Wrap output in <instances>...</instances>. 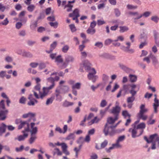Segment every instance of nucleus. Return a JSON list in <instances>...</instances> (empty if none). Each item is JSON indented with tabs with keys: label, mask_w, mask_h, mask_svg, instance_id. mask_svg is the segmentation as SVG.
<instances>
[{
	"label": "nucleus",
	"mask_w": 159,
	"mask_h": 159,
	"mask_svg": "<svg viewBox=\"0 0 159 159\" xmlns=\"http://www.w3.org/2000/svg\"><path fill=\"white\" fill-rule=\"evenodd\" d=\"M100 119L98 118L97 116L94 117V118L92 119L88 123V124L89 125H92L98 123Z\"/></svg>",
	"instance_id": "24"
},
{
	"label": "nucleus",
	"mask_w": 159,
	"mask_h": 159,
	"mask_svg": "<svg viewBox=\"0 0 159 159\" xmlns=\"http://www.w3.org/2000/svg\"><path fill=\"white\" fill-rule=\"evenodd\" d=\"M119 88V85L117 83H116L115 84L114 86L113 87V88L111 92L112 93L116 91V90L118 89Z\"/></svg>",
	"instance_id": "50"
},
{
	"label": "nucleus",
	"mask_w": 159,
	"mask_h": 159,
	"mask_svg": "<svg viewBox=\"0 0 159 159\" xmlns=\"http://www.w3.org/2000/svg\"><path fill=\"white\" fill-rule=\"evenodd\" d=\"M95 30L93 28H89L87 30V32L88 34H93L95 32Z\"/></svg>",
	"instance_id": "37"
},
{
	"label": "nucleus",
	"mask_w": 159,
	"mask_h": 159,
	"mask_svg": "<svg viewBox=\"0 0 159 159\" xmlns=\"http://www.w3.org/2000/svg\"><path fill=\"white\" fill-rule=\"evenodd\" d=\"M63 60L61 55H59L55 58V61L57 63L62 62Z\"/></svg>",
	"instance_id": "32"
},
{
	"label": "nucleus",
	"mask_w": 159,
	"mask_h": 159,
	"mask_svg": "<svg viewBox=\"0 0 159 159\" xmlns=\"http://www.w3.org/2000/svg\"><path fill=\"white\" fill-rule=\"evenodd\" d=\"M26 98L24 97H21L19 100V102L20 103L25 104L26 101Z\"/></svg>",
	"instance_id": "47"
},
{
	"label": "nucleus",
	"mask_w": 159,
	"mask_h": 159,
	"mask_svg": "<svg viewBox=\"0 0 159 159\" xmlns=\"http://www.w3.org/2000/svg\"><path fill=\"white\" fill-rule=\"evenodd\" d=\"M22 133L23 134V135H20L18 136L17 138H15V140H18L19 141H21L24 140L26 138L28 135V134L24 131H22Z\"/></svg>",
	"instance_id": "14"
},
{
	"label": "nucleus",
	"mask_w": 159,
	"mask_h": 159,
	"mask_svg": "<svg viewBox=\"0 0 159 159\" xmlns=\"http://www.w3.org/2000/svg\"><path fill=\"white\" fill-rule=\"evenodd\" d=\"M153 117V115H152V116L149 118V120L147 121V123L148 125H152L155 123V120H151L152 118Z\"/></svg>",
	"instance_id": "41"
},
{
	"label": "nucleus",
	"mask_w": 159,
	"mask_h": 159,
	"mask_svg": "<svg viewBox=\"0 0 159 159\" xmlns=\"http://www.w3.org/2000/svg\"><path fill=\"white\" fill-rule=\"evenodd\" d=\"M89 63L88 60H85L83 62L82 66L85 70L87 71L90 70L89 72H92V74H95L96 72L94 68H91L89 66Z\"/></svg>",
	"instance_id": "7"
},
{
	"label": "nucleus",
	"mask_w": 159,
	"mask_h": 159,
	"mask_svg": "<svg viewBox=\"0 0 159 159\" xmlns=\"http://www.w3.org/2000/svg\"><path fill=\"white\" fill-rule=\"evenodd\" d=\"M54 78L52 77H50L47 78L48 81L52 84V85L49 87H51L52 88H53L55 85V81Z\"/></svg>",
	"instance_id": "25"
},
{
	"label": "nucleus",
	"mask_w": 159,
	"mask_h": 159,
	"mask_svg": "<svg viewBox=\"0 0 159 159\" xmlns=\"http://www.w3.org/2000/svg\"><path fill=\"white\" fill-rule=\"evenodd\" d=\"M7 112L8 111L7 110L0 111V120H4L5 119Z\"/></svg>",
	"instance_id": "21"
},
{
	"label": "nucleus",
	"mask_w": 159,
	"mask_h": 159,
	"mask_svg": "<svg viewBox=\"0 0 159 159\" xmlns=\"http://www.w3.org/2000/svg\"><path fill=\"white\" fill-rule=\"evenodd\" d=\"M74 104L73 102H70L67 101H65L63 104V106L65 107H67L70 106H72Z\"/></svg>",
	"instance_id": "31"
},
{
	"label": "nucleus",
	"mask_w": 159,
	"mask_h": 159,
	"mask_svg": "<svg viewBox=\"0 0 159 159\" xmlns=\"http://www.w3.org/2000/svg\"><path fill=\"white\" fill-rule=\"evenodd\" d=\"M54 98V96H52L50 98L47 99L46 103V105H48L50 104H52V103Z\"/></svg>",
	"instance_id": "27"
},
{
	"label": "nucleus",
	"mask_w": 159,
	"mask_h": 159,
	"mask_svg": "<svg viewBox=\"0 0 159 159\" xmlns=\"http://www.w3.org/2000/svg\"><path fill=\"white\" fill-rule=\"evenodd\" d=\"M5 60L6 61L10 62L12 61L13 59L12 57L8 56L5 57Z\"/></svg>",
	"instance_id": "56"
},
{
	"label": "nucleus",
	"mask_w": 159,
	"mask_h": 159,
	"mask_svg": "<svg viewBox=\"0 0 159 159\" xmlns=\"http://www.w3.org/2000/svg\"><path fill=\"white\" fill-rule=\"evenodd\" d=\"M120 111V108L118 105H116V107L112 108L111 110V113L115 115V116H117L118 115Z\"/></svg>",
	"instance_id": "11"
},
{
	"label": "nucleus",
	"mask_w": 159,
	"mask_h": 159,
	"mask_svg": "<svg viewBox=\"0 0 159 159\" xmlns=\"http://www.w3.org/2000/svg\"><path fill=\"white\" fill-rule=\"evenodd\" d=\"M95 74H94L92 73V72H89L88 75V77L89 80H91L93 78H95L97 77V76L95 75Z\"/></svg>",
	"instance_id": "40"
},
{
	"label": "nucleus",
	"mask_w": 159,
	"mask_h": 159,
	"mask_svg": "<svg viewBox=\"0 0 159 159\" xmlns=\"http://www.w3.org/2000/svg\"><path fill=\"white\" fill-rule=\"evenodd\" d=\"M81 84L80 83H77L72 86V89H79L80 88Z\"/></svg>",
	"instance_id": "36"
},
{
	"label": "nucleus",
	"mask_w": 159,
	"mask_h": 159,
	"mask_svg": "<svg viewBox=\"0 0 159 159\" xmlns=\"http://www.w3.org/2000/svg\"><path fill=\"white\" fill-rule=\"evenodd\" d=\"M118 119V117L117 116H115V118H113L111 117H110L107 118V123L106 124H107V125L109 126L108 125V124H111L114 123L116 120H117Z\"/></svg>",
	"instance_id": "16"
},
{
	"label": "nucleus",
	"mask_w": 159,
	"mask_h": 159,
	"mask_svg": "<svg viewBox=\"0 0 159 159\" xmlns=\"http://www.w3.org/2000/svg\"><path fill=\"white\" fill-rule=\"evenodd\" d=\"M122 146V145L120 144V143L116 141L115 143L113 144L112 146L109 147L108 148H106V152H111V150L114 148H121Z\"/></svg>",
	"instance_id": "9"
},
{
	"label": "nucleus",
	"mask_w": 159,
	"mask_h": 159,
	"mask_svg": "<svg viewBox=\"0 0 159 159\" xmlns=\"http://www.w3.org/2000/svg\"><path fill=\"white\" fill-rule=\"evenodd\" d=\"M24 149V146L22 145H21L20 148H16L15 149L16 151L17 152H22Z\"/></svg>",
	"instance_id": "44"
},
{
	"label": "nucleus",
	"mask_w": 159,
	"mask_h": 159,
	"mask_svg": "<svg viewBox=\"0 0 159 159\" xmlns=\"http://www.w3.org/2000/svg\"><path fill=\"white\" fill-rule=\"evenodd\" d=\"M122 115L124 116L125 117L128 116L130 118V115L128 113V112L127 111H123L122 112Z\"/></svg>",
	"instance_id": "52"
},
{
	"label": "nucleus",
	"mask_w": 159,
	"mask_h": 159,
	"mask_svg": "<svg viewBox=\"0 0 159 159\" xmlns=\"http://www.w3.org/2000/svg\"><path fill=\"white\" fill-rule=\"evenodd\" d=\"M80 147L79 148L75 147L74 149V151L75 152V157L76 158L78 157V152L80 151Z\"/></svg>",
	"instance_id": "48"
},
{
	"label": "nucleus",
	"mask_w": 159,
	"mask_h": 159,
	"mask_svg": "<svg viewBox=\"0 0 159 159\" xmlns=\"http://www.w3.org/2000/svg\"><path fill=\"white\" fill-rule=\"evenodd\" d=\"M49 24L51 26L55 28H56L57 27L58 24L57 22H49Z\"/></svg>",
	"instance_id": "51"
},
{
	"label": "nucleus",
	"mask_w": 159,
	"mask_h": 159,
	"mask_svg": "<svg viewBox=\"0 0 159 159\" xmlns=\"http://www.w3.org/2000/svg\"><path fill=\"white\" fill-rule=\"evenodd\" d=\"M30 66L32 68H36L39 65L38 63L36 62H32L30 64Z\"/></svg>",
	"instance_id": "62"
},
{
	"label": "nucleus",
	"mask_w": 159,
	"mask_h": 159,
	"mask_svg": "<svg viewBox=\"0 0 159 159\" xmlns=\"http://www.w3.org/2000/svg\"><path fill=\"white\" fill-rule=\"evenodd\" d=\"M145 127V124L142 122L137 125L135 129L129 128L128 131L131 134L132 137L135 138L142 135Z\"/></svg>",
	"instance_id": "1"
},
{
	"label": "nucleus",
	"mask_w": 159,
	"mask_h": 159,
	"mask_svg": "<svg viewBox=\"0 0 159 159\" xmlns=\"http://www.w3.org/2000/svg\"><path fill=\"white\" fill-rule=\"evenodd\" d=\"M121 122V121H119L115 126H108L107 124H106L105 126V128L103 130V132L106 136L108 134L110 136H112L115 133V131L114 129V128L116 127Z\"/></svg>",
	"instance_id": "4"
},
{
	"label": "nucleus",
	"mask_w": 159,
	"mask_h": 159,
	"mask_svg": "<svg viewBox=\"0 0 159 159\" xmlns=\"http://www.w3.org/2000/svg\"><path fill=\"white\" fill-rule=\"evenodd\" d=\"M108 141L107 140H104L103 142L101 144V146L100 148H98L97 145L96 146V148L98 149H101L104 148L107 144Z\"/></svg>",
	"instance_id": "26"
},
{
	"label": "nucleus",
	"mask_w": 159,
	"mask_h": 159,
	"mask_svg": "<svg viewBox=\"0 0 159 159\" xmlns=\"http://www.w3.org/2000/svg\"><path fill=\"white\" fill-rule=\"evenodd\" d=\"M73 6L71 5L70 3H68L64 7V9L67 8V11L68 12L70 11L71 10Z\"/></svg>",
	"instance_id": "35"
},
{
	"label": "nucleus",
	"mask_w": 159,
	"mask_h": 159,
	"mask_svg": "<svg viewBox=\"0 0 159 159\" xmlns=\"http://www.w3.org/2000/svg\"><path fill=\"white\" fill-rule=\"evenodd\" d=\"M116 16H119L120 15V12L118 9H115L114 10Z\"/></svg>",
	"instance_id": "58"
},
{
	"label": "nucleus",
	"mask_w": 159,
	"mask_h": 159,
	"mask_svg": "<svg viewBox=\"0 0 159 159\" xmlns=\"http://www.w3.org/2000/svg\"><path fill=\"white\" fill-rule=\"evenodd\" d=\"M61 148L63 152L66 155L70 154L69 152L67 150V146L65 143H61Z\"/></svg>",
	"instance_id": "20"
},
{
	"label": "nucleus",
	"mask_w": 159,
	"mask_h": 159,
	"mask_svg": "<svg viewBox=\"0 0 159 159\" xmlns=\"http://www.w3.org/2000/svg\"><path fill=\"white\" fill-rule=\"evenodd\" d=\"M130 80L131 82H134L137 80V76L134 75H129Z\"/></svg>",
	"instance_id": "29"
},
{
	"label": "nucleus",
	"mask_w": 159,
	"mask_h": 159,
	"mask_svg": "<svg viewBox=\"0 0 159 159\" xmlns=\"http://www.w3.org/2000/svg\"><path fill=\"white\" fill-rule=\"evenodd\" d=\"M57 45V42L54 41L51 44L50 50H49L46 51V52L48 53L51 52L55 48Z\"/></svg>",
	"instance_id": "23"
},
{
	"label": "nucleus",
	"mask_w": 159,
	"mask_h": 159,
	"mask_svg": "<svg viewBox=\"0 0 159 159\" xmlns=\"http://www.w3.org/2000/svg\"><path fill=\"white\" fill-rule=\"evenodd\" d=\"M35 8V6L33 5H30L27 7V10L30 11H33Z\"/></svg>",
	"instance_id": "39"
},
{
	"label": "nucleus",
	"mask_w": 159,
	"mask_h": 159,
	"mask_svg": "<svg viewBox=\"0 0 159 159\" xmlns=\"http://www.w3.org/2000/svg\"><path fill=\"white\" fill-rule=\"evenodd\" d=\"M34 116V114L33 113L29 112L27 114L23 115L22 116L23 118H26L28 117H33Z\"/></svg>",
	"instance_id": "34"
},
{
	"label": "nucleus",
	"mask_w": 159,
	"mask_h": 159,
	"mask_svg": "<svg viewBox=\"0 0 159 159\" xmlns=\"http://www.w3.org/2000/svg\"><path fill=\"white\" fill-rule=\"evenodd\" d=\"M70 17H78L80 16L79 10L78 9H75L72 13H70L69 14Z\"/></svg>",
	"instance_id": "17"
},
{
	"label": "nucleus",
	"mask_w": 159,
	"mask_h": 159,
	"mask_svg": "<svg viewBox=\"0 0 159 159\" xmlns=\"http://www.w3.org/2000/svg\"><path fill=\"white\" fill-rule=\"evenodd\" d=\"M119 66L120 67L125 70V71H129V68H128L127 67H126L123 64H119Z\"/></svg>",
	"instance_id": "42"
},
{
	"label": "nucleus",
	"mask_w": 159,
	"mask_h": 159,
	"mask_svg": "<svg viewBox=\"0 0 159 159\" xmlns=\"http://www.w3.org/2000/svg\"><path fill=\"white\" fill-rule=\"evenodd\" d=\"M62 154V152L60 151L58 148H56L54 149L53 151V154L54 155L57 154L58 156H61Z\"/></svg>",
	"instance_id": "28"
},
{
	"label": "nucleus",
	"mask_w": 159,
	"mask_h": 159,
	"mask_svg": "<svg viewBox=\"0 0 159 159\" xmlns=\"http://www.w3.org/2000/svg\"><path fill=\"white\" fill-rule=\"evenodd\" d=\"M149 57L152 59V63L154 65H156L158 63V61L156 57L152 53H150L149 54Z\"/></svg>",
	"instance_id": "19"
},
{
	"label": "nucleus",
	"mask_w": 159,
	"mask_h": 159,
	"mask_svg": "<svg viewBox=\"0 0 159 159\" xmlns=\"http://www.w3.org/2000/svg\"><path fill=\"white\" fill-rule=\"evenodd\" d=\"M125 138V136L124 135L120 136L119 137L116 141L120 143V142L123 141L124 140Z\"/></svg>",
	"instance_id": "45"
},
{
	"label": "nucleus",
	"mask_w": 159,
	"mask_h": 159,
	"mask_svg": "<svg viewBox=\"0 0 159 159\" xmlns=\"http://www.w3.org/2000/svg\"><path fill=\"white\" fill-rule=\"evenodd\" d=\"M75 135L74 134L71 133L68 135L66 138V139L67 140H74Z\"/></svg>",
	"instance_id": "30"
},
{
	"label": "nucleus",
	"mask_w": 159,
	"mask_h": 159,
	"mask_svg": "<svg viewBox=\"0 0 159 159\" xmlns=\"http://www.w3.org/2000/svg\"><path fill=\"white\" fill-rule=\"evenodd\" d=\"M66 61L68 62L73 61L74 60V58L72 57L68 56L66 57Z\"/></svg>",
	"instance_id": "61"
},
{
	"label": "nucleus",
	"mask_w": 159,
	"mask_h": 159,
	"mask_svg": "<svg viewBox=\"0 0 159 159\" xmlns=\"http://www.w3.org/2000/svg\"><path fill=\"white\" fill-rule=\"evenodd\" d=\"M154 102L153 104L154 108V112L155 113L157 112V108L159 107V100L157 99H154Z\"/></svg>",
	"instance_id": "15"
},
{
	"label": "nucleus",
	"mask_w": 159,
	"mask_h": 159,
	"mask_svg": "<svg viewBox=\"0 0 159 159\" xmlns=\"http://www.w3.org/2000/svg\"><path fill=\"white\" fill-rule=\"evenodd\" d=\"M140 121V120L139 119L137 120L134 122L131 125L132 127L131 128H134L135 129V127L137 126V124L139 123Z\"/></svg>",
	"instance_id": "55"
},
{
	"label": "nucleus",
	"mask_w": 159,
	"mask_h": 159,
	"mask_svg": "<svg viewBox=\"0 0 159 159\" xmlns=\"http://www.w3.org/2000/svg\"><path fill=\"white\" fill-rule=\"evenodd\" d=\"M128 9H135L137 8L138 7L137 6H133L130 4H128L127 6Z\"/></svg>",
	"instance_id": "46"
},
{
	"label": "nucleus",
	"mask_w": 159,
	"mask_h": 159,
	"mask_svg": "<svg viewBox=\"0 0 159 159\" xmlns=\"http://www.w3.org/2000/svg\"><path fill=\"white\" fill-rule=\"evenodd\" d=\"M70 48L69 46L68 45H65L62 48V51L64 53H66Z\"/></svg>",
	"instance_id": "38"
},
{
	"label": "nucleus",
	"mask_w": 159,
	"mask_h": 159,
	"mask_svg": "<svg viewBox=\"0 0 159 159\" xmlns=\"http://www.w3.org/2000/svg\"><path fill=\"white\" fill-rule=\"evenodd\" d=\"M113 40L110 39H107L105 42V44L106 45H109L112 42H113Z\"/></svg>",
	"instance_id": "64"
},
{
	"label": "nucleus",
	"mask_w": 159,
	"mask_h": 159,
	"mask_svg": "<svg viewBox=\"0 0 159 159\" xmlns=\"http://www.w3.org/2000/svg\"><path fill=\"white\" fill-rule=\"evenodd\" d=\"M23 55L27 57H32V55L29 52H25L23 54Z\"/></svg>",
	"instance_id": "49"
},
{
	"label": "nucleus",
	"mask_w": 159,
	"mask_h": 159,
	"mask_svg": "<svg viewBox=\"0 0 159 159\" xmlns=\"http://www.w3.org/2000/svg\"><path fill=\"white\" fill-rule=\"evenodd\" d=\"M7 125L4 123H2L0 125V137L6 131Z\"/></svg>",
	"instance_id": "18"
},
{
	"label": "nucleus",
	"mask_w": 159,
	"mask_h": 159,
	"mask_svg": "<svg viewBox=\"0 0 159 159\" xmlns=\"http://www.w3.org/2000/svg\"><path fill=\"white\" fill-rule=\"evenodd\" d=\"M52 89L51 87H43L42 89L43 91L40 92V99H43L44 97L47 96L50 93V90Z\"/></svg>",
	"instance_id": "6"
},
{
	"label": "nucleus",
	"mask_w": 159,
	"mask_h": 159,
	"mask_svg": "<svg viewBox=\"0 0 159 159\" xmlns=\"http://www.w3.org/2000/svg\"><path fill=\"white\" fill-rule=\"evenodd\" d=\"M46 66V65L44 63H41L39 65V68L40 69L45 68Z\"/></svg>",
	"instance_id": "63"
},
{
	"label": "nucleus",
	"mask_w": 159,
	"mask_h": 159,
	"mask_svg": "<svg viewBox=\"0 0 159 159\" xmlns=\"http://www.w3.org/2000/svg\"><path fill=\"white\" fill-rule=\"evenodd\" d=\"M120 32L121 33H123L125 31H126L129 30L128 28L126 26H120Z\"/></svg>",
	"instance_id": "33"
},
{
	"label": "nucleus",
	"mask_w": 159,
	"mask_h": 159,
	"mask_svg": "<svg viewBox=\"0 0 159 159\" xmlns=\"http://www.w3.org/2000/svg\"><path fill=\"white\" fill-rule=\"evenodd\" d=\"M24 128V129L22 131H24L28 134V133L30 131L29 123L28 121H20V124L18 126L19 129Z\"/></svg>",
	"instance_id": "5"
},
{
	"label": "nucleus",
	"mask_w": 159,
	"mask_h": 159,
	"mask_svg": "<svg viewBox=\"0 0 159 159\" xmlns=\"http://www.w3.org/2000/svg\"><path fill=\"white\" fill-rule=\"evenodd\" d=\"M135 99L134 96H131L128 98L127 100V102L128 103L127 106L129 108H132L133 104V102L134 101Z\"/></svg>",
	"instance_id": "13"
},
{
	"label": "nucleus",
	"mask_w": 159,
	"mask_h": 159,
	"mask_svg": "<svg viewBox=\"0 0 159 159\" xmlns=\"http://www.w3.org/2000/svg\"><path fill=\"white\" fill-rule=\"evenodd\" d=\"M61 93V89L60 87L57 88L55 92V95L56 97V100L61 101V96L60 95Z\"/></svg>",
	"instance_id": "12"
},
{
	"label": "nucleus",
	"mask_w": 159,
	"mask_h": 159,
	"mask_svg": "<svg viewBox=\"0 0 159 159\" xmlns=\"http://www.w3.org/2000/svg\"><path fill=\"white\" fill-rule=\"evenodd\" d=\"M158 137V135L157 134L151 135L149 138L150 143L156 142Z\"/></svg>",
	"instance_id": "22"
},
{
	"label": "nucleus",
	"mask_w": 159,
	"mask_h": 159,
	"mask_svg": "<svg viewBox=\"0 0 159 159\" xmlns=\"http://www.w3.org/2000/svg\"><path fill=\"white\" fill-rule=\"evenodd\" d=\"M105 23V22L103 20H97V24L98 25H101Z\"/></svg>",
	"instance_id": "60"
},
{
	"label": "nucleus",
	"mask_w": 159,
	"mask_h": 159,
	"mask_svg": "<svg viewBox=\"0 0 159 159\" xmlns=\"http://www.w3.org/2000/svg\"><path fill=\"white\" fill-rule=\"evenodd\" d=\"M95 46L99 48H101L103 47V44L102 42H98L95 43Z\"/></svg>",
	"instance_id": "53"
},
{
	"label": "nucleus",
	"mask_w": 159,
	"mask_h": 159,
	"mask_svg": "<svg viewBox=\"0 0 159 159\" xmlns=\"http://www.w3.org/2000/svg\"><path fill=\"white\" fill-rule=\"evenodd\" d=\"M69 27L72 32H74L76 31V29L74 24H72L70 25Z\"/></svg>",
	"instance_id": "57"
},
{
	"label": "nucleus",
	"mask_w": 159,
	"mask_h": 159,
	"mask_svg": "<svg viewBox=\"0 0 159 159\" xmlns=\"http://www.w3.org/2000/svg\"><path fill=\"white\" fill-rule=\"evenodd\" d=\"M140 109L139 112L138 114V118L143 120H146L148 117L147 115H144V113L148 111V109L145 107V105L144 104H142L141 105Z\"/></svg>",
	"instance_id": "3"
},
{
	"label": "nucleus",
	"mask_w": 159,
	"mask_h": 159,
	"mask_svg": "<svg viewBox=\"0 0 159 159\" xmlns=\"http://www.w3.org/2000/svg\"><path fill=\"white\" fill-rule=\"evenodd\" d=\"M128 14L133 16V19L134 20L139 19L142 17L141 14H139L138 12L130 11Z\"/></svg>",
	"instance_id": "10"
},
{
	"label": "nucleus",
	"mask_w": 159,
	"mask_h": 159,
	"mask_svg": "<svg viewBox=\"0 0 159 159\" xmlns=\"http://www.w3.org/2000/svg\"><path fill=\"white\" fill-rule=\"evenodd\" d=\"M151 14V12L149 11H146L144 12L143 14H141L142 17L143 16L145 17H147L149 16Z\"/></svg>",
	"instance_id": "59"
},
{
	"label": "nucleus",
	"mask_w": 159,
	"mask_h": 159,
	"mask_svg": "<svg viewBox=\"0 0 159 159\" xmlns=\"http://www.w3.org/2000/svg\"><path fill=\"white\" fill-rule=\"evenodd\" d=\"M29 101L28 102L27 104L30 106H34L36 103L38 102V101L33 98L32 94H30L28 98Z\"/></svg>",
	"instance_id": "8"
},
{
	"label": "nucleus",
	"mask_w": 159,
	"mask_h": 159,
	"mask_svg": "<svg viewBox=\"0 0 159 159\" xmlns=\"http://www.w3.org/2000/svg\"><path fill=\"white\" fill-rule=\"evenodd\" d=\"M107 102L105 100H102L101 101L100 104V106L101 107H104L107 104Z\"/></svg>",
	"instance_id": "43"
},
{
	"label": "nucleus",
	"mask_w": 159,
	"mask_h": 159,
	"mask_svg": "<svg viewBox=\"0 0 159 159\" xmlns=\"http://www.w3.org/2000/svg\"><path fill=\"white\" fill-rule=\"evenodd\" d=\"M30 125L31 128L30 130L31 137L29 139V141L30 144H32L37 138L36 134L37 132L38 129L37 127H34L35 123H31Z\"/></svg>",
	"instance_id": "2"
},
{
	"label": "nucleus",
	"mask_w": 159,
	"mask_h": 159,
	"mask_svg": "<svg viewBox=\"0 0 159 159\" xmlns=\"http://www.w3.org/2000/svg\"><path fill=\"white\" fill-rule=\"evenodd\" d=\"M151 19L152 20V21H154V22L156 23H157L158 22V20L159 19L158 17L156 16H152L151 17Z\"/></svg>",
	"instance_id": "54"
}]
</instances>
